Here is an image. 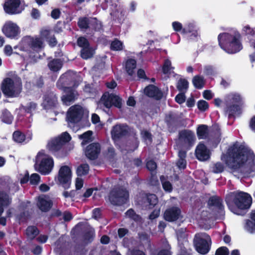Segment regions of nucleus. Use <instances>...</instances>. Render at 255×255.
<instances>
[{"instance_id":"f3484780","label":"nucleus","mask_w":255,"mask_h":255,"mask_svg":"<svg viewBox=\"0 0 255 255\" xmlns=\"http://www.w3.org/2000/svg\"><path fill=\"white\" fill-rule=\"evenodd\" d=\"M2 31L7 37L11 39H17L20 33L18 26L11 22L5 23L2 27Z\"/></svg>"},{"instance_id":"bb28decb","label":"nucleus","mask_w":255,"mask_h":255,"mask_svg":"<svg viewBox=\"0 0 255 255\" xmlns=\"http://www.w3.org/2000/svg\"><path fill=\"white\" fill-rule=\"evenodd\" d=\"M178 159L176 162V165L180 169H185L186 168L187 162L186 157L187 152L184 150H179L178 153Z\"/></svg>"},{"instance_id":"37998d69","label":"nucleus","mask_w":255,"mask_h":255,"mask_svg":"<svg viewBox=\"0 0 255 255\" xmlns=\"http://www.w3.org/2000/svg\"><path fill=\"white\" fill-rule=\"evenodd\" d=\"M139 144V141L138 139V138L136 137H134L132 139H130L128 142V145H127L129 148L128 149V151L133 152L135 150L137 149Z\"/></svg>"},{"instance_id":"680f3d73","label":"nucleus","mask_w":255,"mask_h":255,"mask_svg":"<svg viewBox=\"0 0 255 255\" xmlns=\"http://www.w3.org/2000/svg\"><path fill=\"white\" fill-rule=\"evenodd\" d=\"M149 184L153 186H157L159 185L156 172L154 173H151V175L149 179Z\"/></svg>"},{"instance_id":"7c9ffc66","label":"nucleus","mask_w":255,"mask_h":255,"mask_svg":"<svg viewBox=\"0 0 255 255\" xmlns=\"http://www.w3.org/2000/svg\"><path fill=\"white\" fill-rule=\"evenodd\" d=\"M197 135L199 139H206L209 135L208 126L200 125L197 128Z\"/></svg>"},{"instance_id":"f8f14e48","label":"nucleus","mask_w":255,"mask_h":255,"mask_svg":"<svg viewBox=\"0 0 255 255\" xmlns=\"http://www.w3.org/2000/svg\"><path fill=\"white\" fill-rule=\"evenodd\" d=\"M83 115L84 111L81 106H72L69 109L67 113V121L72 124H76L81 121Z\"/></svg>"},{"instance_id":"5fc2aeb1","label":"nucleus","mask_w":255,"mask_h":255,"mask_svg":"<svg viewBox=\"0 0 255 255\" xmlns=\"http://www.w3.org/2000/svg\"><path fill=\"white\" fill-rule=\"evenodd\" d=\"M224 164L220 162H218L214 164L212 167V171L215 173H222L224 171Z\"/></svg>"},{"instance_id":"dca6fc26","label":"nucleus","mask_w":255,"mask_h":255,"mask_svg":"<svg viewBox=\"0 0 255 255\" xmlns=\"http://www.w3.org/2000/svg\"><path fill=\"white\" fill-rule=\"evenodd\" d=\"M20 5V0H5L3 7L6 13L10 15L16 14L21 13L22 10L19 8Z\"/></svg>"},{"instance_id":"c85d7f7f","label":"nucleus","mask_w":255,"mask_h":255,"mask_svg":"<svg viewBox=\"0 0 255 255\" xmlns=\"http://www.w3.org/2000/svg\"><path fill=\"white\" fill-rule=\"evenodd\" d=\"M250 218L251 220H247L245 226V229L250 233H255V210L252 211Z\"/></svg>"},{"instance_id":"a19ab883","label":"nucleus","mask_w":255,"mask_h":255,"mask_svg":"<svg viewBox=\"0 0 255 255\" xmlns=\"http://www.w3.org/2000/svg\"><path fill=\"white\" fill-rule=\"evenodd\" d=\"M172 25L174 31L176 32L181 31V33L182 34H186L192 32V30L189 29H187L186 28H183L182 24L178 21L173 22Z\"/></svg>"},{"instance_id":"5701e85b","label":"nucleus","mask_w":255,"mask_h":255,"mask_svg":"<svg viewBox=\"0 0 255 255\" xmlns=\"http://www.w3.org/2000/svg\"><path fill=\"white\" fill-rule=\"evenodd\" d=\"M196 158L200 161H206L210 158V152L207 146L202 143H200L195 150Z\"/></svg>"},{"instance_id":"9d476101","label":"nucleus","mask_w":255,"mask_h":255,"mask_svg":"<svg viewBox=\"0 0 255 255\" xmlns=\"http://www.w3.org/2000/svg\"><path fill=\"white\" fill-rule=\"evenodd\" d=\"M210 236L206 233H200L196 234L194 238V245L197 252L201 254L205 255L210 250V247L207 240Z\"/></svg>"},{"instance_id":"a18cd8bd","label":"nucleus","mask_w":255,"mask_h":255,"mask_svg":"<svg viewBox=\"0 0 255 255\" xmlns=\"http://www.w3.org/2000/svg\"><path fill=\"white\" fill-rule=\"evenodd\" d=\"M92 134V131L88 130L79 136L80 138L83 139L82 142V145H84L91 141Z\"/></svg>"},{"instance_id":"49530a36","label":"nucleus","mask_w":255,"mask_h":255,"mask_svg":"<svg viewBox=\"0 0 255 255\" xmlns=\"http://www.w3.org/2000/svg\"><path fill=\"white\" fill-rule=\"evenodd\" d=\"M10 204L8 195L3 192H0V206L7 207Z\"/></svg>"},{"instance_id":"c9c22d12","label":"nucleus","mask_w":255,"mask_h":255,"mask_svg":"<svg viewBox=\"0 0 255 255\" xmlns=\"http://www.w3.org/2000/svg\"><path fill=\"white\" fill-rule=\"evenodd\" d=\"M189 86V83L185 79L180 78L177 84L176 88L180 91L186 92Z\"/></svg>"},{"instance_id":"09e8293b","label":"nucleus","mask_w":255,"mask_h":255,"mask_svg":"<svg viewBox=\"0 0 255 255\" xmlns=\"http://www.w3.org/2000/svg\"><path fill=\"white\" fill-rule=\"evenodd\" d=\"M240 109L239 106L237 105H231L227 107L226 113L229 114V118L234 116L236 113Z\"/></svg>"},{"instance_id":"4be33fe9","label":"nucleus","mask_w":255,"mask_h":255,"mask_svg":"<svg viewBox=\"0 0 255 255\" xmlns=\"http://www.w3.org/2000/svg\"><path fill=\"white\" fill-rule=\"evenodd\" d=\"M181 214V211L179 208L173 206L165 210L164 213V219L168 222H174L179 218Z\"/></svg>"},{"instance_id":"393cba45","label":"nucleus","mask_w":255,"mask_h":255,"mask_svg":"<svg viewBox=\"0 0 255 255\" xmlns=\"http://www.w3.org/2000/svg\"><path fill=\"white\" fill-rule=\"evenodd\" d=\"M209 207H215L219 213H222L224 210L222 199L218 196H212L209 198L208 201Z\"/></svg>"},{"instance_id":"774afa93","label":"nucleus","mask_w":255,"mask_h":255,"mask_svg":"<svg viewBox=\"0 0 255 255\" xmlns=\"http://www.w3.org/2000/svg\"><path fill=\"white\" fill-rule=\"evenodd\" d=\"M229 249L226 247H221L218 248L215 253V255H229Z\"/></svg>"},{"instance_id":"4c0bfd02","label":"nucleus","mask_w":255,"mask_h":255,"mask_svg":"<svg viewBox=\"0 0 255 255\" xmlns=\"http://www.w3.org/2000/svg\"><path fill=\"white\" fill-rule=\"evenodd\" d=\"M102 101L104 106L109 109L113 106V94H109L108 95L105 94L102 97Z\"/></svg>"},{"instance_id":"864d4df0","label":"nucleus","mask_w":255,"mask_h":255,"mask_svg":"<svg viewBox=\"0 0 255 255\" xmlns=\"http://www.w3.org/2000/svg\"><path fill=\"white\" fill-rule=\"evenodd\" d=\"M172 68H173L171 67L170 60L168 59H165L162 68L163 73L164 74H168Z\"/></svg>"},{"instance_id":"2f4dec72","label":"nucleus","mask_w":255,"mask_h":255,"mask_svg":"<svg viewBox=\"0 0 255 255\" xmlns=\"http://www.w3.org/2000/svg\"><path fill=\"white\" fill-rule=\"evenodd\" d=\"M192 83L196 89H202L206 83V81L203 76L197 75L193 77Z\"/></svg>"},{"instance_id":"4468645a","label":"nucleus","mask_w":255,"mask_h":255,"mask_svg":"<svg viewBox=\"0 0 255 255\" xmlns=\"http://www.w3.org/2000/svg\"><path fill=\"white\" fill-rule=\"evenodd\" d=\"M58 104V97L52 91H46L43 96L42 106L45 110L55 108Z\"/></svg>"},{"instance_id":"4d7b16f0","label":"nucleus","mask_w":255,"mask_h":255,"mask_svg":"<svg viewBox=\"0 0 255 255\" xmlns=\"http://www.w3.org/2000/svg\"><path fill=\"white\" fill-rule=\"evenodd\" d=\"M197 107L198 109L201 111H206L209 108V104L206 101L201 100L197 103Z\"/></svg>"},{"instance_id":"f03ea898","label":"nucleus","mask_w":255,"mask_h":255,"mask_svg":"<svg viewBox=\"0 0 255 255\" xmlns=\"http://www.w3.org/2000/svg\"><path fill=\"white\" fill-rule=\"evenodd\" d=\"M225 202L232 212L238 215L244 216L252 205V198L247 192L237 190L227 194Z\"/></svg>"},{"instance_id":"ddd939ff","label":"nucleus","mask_w":255,"mask_h":255,"mask_svg":"<svg viewBox=\"0 0 255 255\" xmlns=\"http://www.w3.org/2000/svg\"><path fill=\"white\" fill-rule=\"evenodd\" d=\"M71 177L72 172L70 168L67 165L61 166L59 170L58 180L65 189L70 187Z\"/></svg>"},{"instance_id":"bf43d9fd","label":"nucleus","mask_w":255,"mask_h":255,"mask_svg":"<svg viewBox=\"0 0 255 255\" xmlns=\"http://www.w3.org/2000/svg\"><path fill=\"white\" fill-rule=\"evenodd\" d=\"M52 30L50 29H42L40 31V38L46 41L52 35Z\"/></svg>"},{"instance_id":"c03bdc74","label":"nucleus","mask_w":255,"mask_h":255,"mask_svg":"<svg viewBox=\"0 0 255 255\" xmlns=\"http://www.w3.org/2000/svg\"><path fill=\"white\" fill-rule=\"evenodd\" d=\"M126 215L130 219L134 221L135 222H139L141 219V217L139 215L137 214L132 209H128L126 212Z\"/></svg>"},{"instance_id":"69168bd1","label":"nucleus","mask_w":255,"mask_h":255,"mask_svg":"<svg viewBox=\"0 0 255 255\" xmlns=\"http://www.w3.org/2000/svg\"><path fill=\"white\" fill-rule=\"evenodd\" d=\"M139 239L143 244L150 245V240L149 236L145 233H142L138 234Z\"/></svg>"},{"instance_id":"de8ad7c7","label":"nucleus","mask_w":255,"mask_h":255,"mask_svg":"<svg viewBox=\"0 0 255 255\" xmlns=\"http://www.w3.org/2000/svg\"><path fill=\"white\" fill-rule=\"evenodd\" d=\"M160 179L162 183L163 189L166 192H171L173 190V187L171 183L169 181H164V176L161 175Z\"/></svg>"},{"instance_id":"338daca9","label":"nucleus","mask_w":255,"mask_h":255,"mask_svg":"<svg viewBox=\"0 0 255 255\" xmlns=\"http://www.w3.org/2000/svg\"><path fill=\"white\" fill-rule=\"evenodd\" d=\"M33 85L37 88H43L44 85L43 77L42 76H40L37 78L33 83Z\"/></svg>"},{"instance_id":"8fccbe9b","label":"nucleus","mask_w":255,"mask_h":255,"mask_svg":"<svg viewBox=\"0 0 255 255\" xmlns=\"http://www.w3.org/2000/svg\"><path fill=\"white\" fill-rule=\"evenodd\" d=\"M146 200L149 206L152 208L158 203V199L156 195L154 194H149L146 195Z\"/></svg>"},{"instance_id":"052dcab7","label":"nucleus","mask_w":255,"mask_h":255,"mask_svg":"<svg viewBox=\"0 0 255 255\" xmlns=\"http://www.w3.org/2000/svg\"><path fill=\"white\" fill-rule=\"evenodd\" d=\"M40 180V176L37 173H33L29 177V182L31 185H37Z\"/></svg>"},{"instance_id":"c756f323","label":"nucleus","mask_w":255,"mask_h":255,"mask_svg":"<svg viewBox=\"0 0 255 255\" xmlns=\"http://www.w3.org/2000/svg\"><path fill=\"white\" fill-rule=\"evenodd\" d=\"M37 205L39 209L43 212L48 211L52 206V202L51 200H47L44 198L39 199Z\"/></svg>"},{"instance_id":"3c124183","label":"nucleus","mask_w":255,"mask_h":255,"mask_svg":"<svg viewBox=\"0 0 255 255\" xmlns=\"http://www.w3.org/2000/svg\"><path fill=\"white\" fill-rule=\"evenodd\" d=\"M90 25L95 31H99L102 28V25L96 17L91 18Z\"/></svg>"},{"instance_id":"6ab92c4d","label":"nucleus","mask_w":255,"mask_h":255,"mask_svg":"<svg viewBox=\"0 0 255 255\" xmlns=\"http://www.w3.org/2000/svg\"><path fill=\"white\" fill-rule=\"evenodd\" d=\"M101 151V145L98 142H93L89 144L86 148L85 154L90 160L97 159Z\"/></svg>"},{"instance_id":"1a4fd4ad","label":"nucleus","mask_w":255,"mask_h":255,"mask_svg":"<svg viewBox=\"0 0 255 255\" xmlns=\"http://www.w3.org/2000/svg\"><path fill=\"white\" fill-rule=\"evenodd\" d=\"M128 196V192L126 189L119 187L110 192L109 200L114 205L122 206L127 202Z\"/></svg>"},{"instance_id":"6e6552de","label":"nucleus","mask_w":255,"mask_h":255,"mask_svg":"<svg viewBox=\"0 0 255 255\" xmlns=\"http://www.w3.org/2000/svg\"><path fill=\"white\" fill-rule=\"evenodd\" d=\"M178 137L180 146L186 150H190L196 141L194 132L189 129H184L179 131Z\"/></svg>"},{"instance_id":"423d86ee","label":"nucleus","mask_w":255,"mask_h":255,"mask_svg":"<svg viewBox=\"0 0 255 255\" xmlns=\"http://www.w3.org/2000/svg\"><path fill=\"white\" fill-rule=\"evenodd\" d=\"M24 41L29 48L28 50L29 57L33 60H35L38 57L39 52L44 47L43 39L38 36H28L25 38Z\"/></svg>"},{"instance_id":"0e129e2a","label":"nucleus","mask_w":255,"mask_h":255,"mask_svg":"<svg viewBox=\"0 0 255 255\" xmlns=\"http://www.w3.org/2000/svg\"><path fill=\"white\" fill-rule=\"evenodd\" d=\"M142 138L144 141H148L149 142L152 141V135L151 133L146 130H143L141 132Z\"/></svg>"},{"instance_id":"13d9d810","label":"nucleus","mask_w":255,"mask_h":255,"mask_svg":"<svg viewBox=\"0 0 255 255\" xmlns=\"http://www.w3.org/2000/svg\"><path fill=\"white\" fill-rule=\"evenodd\" d=\"M113 106L118 109H121L122 107V99L119 96L113 94Z\"/></svg>"},{"instance_id":"ea45409f","label":"nucleus","mask_w":255,"mask_h":255,"mask_svg":"<svg viewBox=\"0 0 255 255\" xmlns=\"http://www.w3.org/2000/svg\"><path fill=\"white\" fill-rule=\"evenodd\" d=\"M1 118L3 122L7 124H10L12 122L13 117L8 110L4 109L2 112Z\"/></svg>"},{"instance_id":"39448f33","label":"nucleus","mask_w":255,"mask_h":255,"mask_svg":"<svg viewBox=\"0 0 255 255\" xmlns=\"http://www.w3.org/2000/svg\"><path fill=\"white\" fill-rule=\"evenodd\" d=\"M1 91L7 98H14L18 96L21 92V85L17 84L11 78H4L0 86Z\"/></svg>"},{"instance_id":"cd10ccee","label":"nucleus","mask_w":255,"mask_h":255,"mask_svg":"<svg viewBox=\"0 0 255 255\" xmlns=\"http://www.w3.org/2000/svg\"><path fill=\"white\" fill-rule=\"evenodd\" d=\"M95 233L94 228L90 226L83 232V238L84 241L87 243H92L95 238Z\"/></svg>"},{"instance_id":"9b49d317","label":"nucleus","mask_w":255,"mask_h":255,"mask_svg":"<svg viewBox=\"0 0 255 255\" xmlns=\"http://www.w3.org/2000/svg\"><path fill=\"white\" fill-rule=\"evenodd\" d=\"M38 162L36 158L35 167L37 170L43 175L48 174L52 170L54 166V161L52 157L47 156L42 158Z\"/></svg>"},{"instance_id":"79ce46f5","label":"nucleus","mask_w":255,"mask_h":255,"mask_svg":"<svg viewBox=\"0 0 255 255\" xmlns=\"http://www.w3.org/2000/svg\"><path fill=\"white\" fill-rule=\"evenodd\" d=\"M110 49L113 51H120L123 49V43L122 41L115 38L112 41Z\"/></svg>"},{"instance_id":"b1692460","label":"nucleus","mask_w":255,"mask_h":255,"mask_svg":"<svg viewBox=\"0 0 255 255\" xmlns=\"http://www.w3.org/2000/svg\"><path fill=\"white\" fill-rule=\"evenodd\" d=\"M32 134L28 133L27 135L20 130H15L12 133L13 140L18 144H26L32 139Z\"/></svg>"},{"instance_id":"473e14b6","label":"nucleus","mask_w":255,"mask_h":255,"mask_svg":"<svg viewBox=\"0 0 255 255\" xmlns=\"http://www.w3.org/2000/svg\"><path fill=\"white\" fill-rule=\"evenodd\" d=\"M26 235L28 238L32 240L39 234V231L35 226H29L26 229Z\"/></svg>"},{"instance_id":"0eeeda50","label":"nucleus","mask_w":255,"mask_h":255,"mask_svg":"<svg viewBox=\"0 0 255 255\" xmlns=\"http://www.w3.org/2000/svg\"><path fill=\"white\" fill-rule=\"evenodd\" d=\"M71 136L67 132H62L59 136L53 139L48 144L49 150L56 155L57 152L63 150V146L70 141Z\"/></svg>"},{"instance_id":"e2e57ef3","label":"nucleus","mask_w":255,"mask_h":255,"mask_svg":"<svg viewBox=\"0 0 255 255\" xmlns=\"http://www.w3.org/2000/svg\"><path fill=\"white\" fill-rule=\"evenodd\" d=\"M146 167L147 169L151 172V173H153V172L155 171L156 169L157 164L153 160L151 159L147 161Z\"/></svg>"},{"instance_id":"7ed1b4c3","label":"nucleus","mask_w":255,"mask_h":255,"mask_svg":"<svg viewBox=\"0 0 255 255\" xmlns=\"http://www.w3.org/2000/svg\"><path fill=\"white\" fill-rule=\"evenodd\" d=\"M218 41L221 48L229 54L238 53L243 48L241 35L235 29L220 33L218 36Z\"/></svg>"},{"instance_id":"58836bf2","label":"nucleus","mask_w":255,"mask_h":255,"mask_svg":"<svg viewBox=\"0 0 255 255\" xmlns=\"http://www.w3.org/2000/svg\"><path fill=\"white\" fill-rule=\"evenodd\" d=\"M90 20L87 17L79 18L77 24L81 29H87L90 28Z\"/></svg>"},{"instance_id":"e433bc0d","label":"nucleus","mask_w":255,"mask_h":255,"mask_svg":"<svg viewBox=\"0 0 255 255\" xmlns=\"http://www.w3.org/2000/svg\"><path fill=\"white\" fill-rule=\"evenodd\" d=\"M89 166L87 163L81 164L77 168L76 173L78 176H82L88 174Z\"/></svg>"},{"instance_id":"f704fd0d","label":"nucleus","mask_w":255,"mask_h":255,"mask_svg":"<svg viewBox=\"0 0 255 255\" xmlns=\"http://www.w3.org/2000/svg\"><path fill=\"white\" fill-rule=\"evenodd\" d=\"M136 61L135 59H129L127 60L126 64L127 72L129 76H132L134 73V70L136 68Z\"/></svg>"},{"instance_id":"20e7f679","label":"nucleus","mask_w":255,"mask_h":255,"mask_svg":"<svg viewBox=\"0 0 255 255\" xmlns=\"http://www.w3.org/2000/svg\"><path fill=\"white\" fill-rule=\"evenodd\" d=\"M79 78L76 72L68 70L60 76L56 85L59 89L67 87L77 88L80 84Z\"/></svg>"},{"instance_id":"6e6d98bb","label":"nucleus","mask_w":255,"mask_h":255,"mask_svg":"<svg viewBox=\"0 0 255 255\" xmlns=\"http://www.w3.org/2000/svg\"><path fill=\"white\" fill-rule=\"evenodd\" d=\"M77 45L81 47L82 48H84V47H89L90 43L89 41L87 38L84 37H80L77 39Z\"/></svg>"},{"instance_id":"72a5a7b5","label":"nucleus","mask_w":255,"mask_h":255,"mask_svg":"<svg viewBox=\"0 0 255 255\" xmlns=\"http://www.w3.org/2000/svg\"><path fill=\"white\" fill-rule=\"evenodd\" d=\"M94 54V51L90 46L82 48L80 51V56L84 60H87L92 58Z\"/></svg>"},{"instance_id":"f257e3e1","label":"nucleus","mask_w":255,"mask_h":255,"mask_svg":"<svg viewBox=\"0 0 255 255\" xmlns=\"http://www.w3.org/2000/svg\"><path fill=\"white\" fill-rule=\"evenodd\" d=\"M230 159L227 161L229 167L233 170L241 169L244 177L255 176V155L250 150L242 145L234 144L228 151Z\"/></svg>"},{"instance_id":"603ef678","label":"nucleus","mask_w":255,"mask_h":255,"mask_svg":"<svg viewBox=\"0 0 255 255\" xmlns=\"http://www.w3.org/2000/svg\"><path fill=\"white\" fill-rule=\"evenodd\" d=\"M22 109L26 113H31L37 107V104L33 102H29L25 106H22Z\"/></svg>"},{"instance_id":"a211bd4d","label":"nucleus","mask_w":255,"mask_h":255,"mask_svg":"<svg viewBox=\"0 0 255 255\" xmlns=\"http://www.w3.org/2000/svg\"><path fill=\"white\" fill-rule=\"evenodd\" d=\"M62 89L65 92V95L62 96L61 100L65 105L69 106L77 99L78 92L75 90L76 88L72 87Z\"/></svg>"},{"instance_id":"412c9836","label":"nucleus","mask_w":255,"mask_h":255,"mask_svg":"<svg viewBox=\"0 0 255 255\" xmlns=\"http://www.w3.org/2000/svg\"><path fill=\"white\" fill-rule=\"evenodd\" d=\"M179 119V116L175 113H170L165 116V122L170 132H174L176 130Z\"/></svg>"},{"instance_id":"a878e982","label":"nucleus","mask_w":255,"mask_h":255,"mask_svg":"<svg viewBox=\"0 0 255 255\" xmlns=\"http://www.w3.org/2000/svg\"><path fill=\"white\" fill-rule=\"evenodd\" d=\"M63 65V61L59 58H54L49 60L47 66L49 70L53 73H58Z\"/></svg>"},{"instance_id":"2eb2a0df","label":"nucleus","mask_w":255,"mask_h":255,"mask_svg":"<svg viewBox=\"0 0 255 255\" xmlns=\"http://www.w3.org/2000/svg\"><path fill=\"white\" fill-rule=\"evenodd\" d=\"M144 94L147 97L156 101L161 100L163 97V93L157 86L149 84L143 90Z\"/></svg>"},{"instance_id":"aec40b11","label":"nucleus","mask_w":255,"mask_h":255,"mask_svg":"<svg viewBox=\"0 0 255 255\" xmlns=\"http://www.w3.org/2000/svg\"><path fill=\"white\" fill-rule=\"evenodd\" d=\"M128 131L126 126L121 125L114 126L111 132V137L114 141H118L128 135Z\"/></svg>"}]
</instances>
